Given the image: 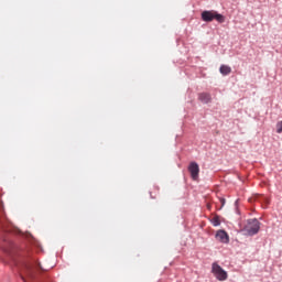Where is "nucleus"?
<instances>
[{
	"label": "nucleus",
	"mask_w": 282,
	"mask_h": 282,
	"mask_svg": "<svg viewBox=\"0 0 282 282\" xmlns=\"http://www.w3.org/2000/svg\"><path fill=\"white\" fill-rule=\"evenodd\" d=\"M4 251L7 252V254H9V257H11L14 265L20 268V271L22 272V274H25V276L29 281L36 280V272L34 271V263L23 261V262H21V264H19V262H17V260H14V257H12V253L8 249H4Z\"/></svg>",
	"instance_id": "1"
},
{
	"label": "nucleus",
	"mask_w": 282,
	"mask_h": 282,
	"mask_svg": "<svg viewBox=\"0 0 282 282\" xmlns=\"http://www.w3.org/2000/svg\"><path fill=\"white\" fill-rule=\"evenodd\" d=\"M259 230H261V223L257 218L247 220V224L242 228V232L249 235V237L257 235Z\"/></svg>",
	"instance_id": "2"
},
{
	"label": "nucleus",
	"mask_w": 282,
	"mask_h": 282,
	"mask_svg": "<svg viewBox=\"0 0 282 282\" xmlns=\"http://www.w3.org/2000/svg\"><path fill=\"white\" fill-rule=\"evenodd\" d=\"M202 20L206 23H210V21H217L218 23H224L226 21V17L218 13L217 11H203Z\"/></svg>",
	"instance_id": "3"
},
{
	"label": "nucleus",
	"mask_w": 282,
	"mask_h": 282,
	"mask_svg": "<svg viewBox=\"0 0 282 282\" xmlns=\"http://www.w3.org/2000/svg\"><path fill=\"white\" fill-rule=\"evenodd\" d=\"M212 272L218 281H226L228 279V272H226L217 262L212 264Z\"/></svg>",
	"instance_id": "4"
},
{
	"label": "nucleus",
	"mask_w": 282,
	"mask_h": 282,
	"mask_svg": "<svg viewBox=\"0 0 282 282\" xmlns=\"http://www.w3.org/2000/svg\"><path fill=\"white\" fill-rule=\"evenodd\" d=\"M188 171L192 180H199V164H197V162H191L188 165Z\"/></svg>",
	"instance_id": "5"
},
{
	"label": "nucleus",
	"mask_w": 282,
	"mask_h": 282,
	"mask_svg": "<svg viewBox=\"0 0 282 282\" xmlns=\"http://www.w3.org/2000/svg\"><path fill=\"white\" fill-rule=\"evenodd\" d=\"M216 239L221 243H228V241H230V238L228 237V234L225 230H218L216 232Z\"/></svg>",
	"instance_id": "6"
},
{
	"label": "nucleus",
	"mask_w": 282,
	"mask_h": 282,
	"mask_svg": "<svg viewBox=\"0 0 282 282\" xmlns=\"http://www.w3.org/2000/svg\"><path fill=\"white\" fill-rule=\"evenodd\" d=\"M198 100H200V102H204V105H208V102H210L212 100L210 94H207V93L199 94Z\"/></svg>",
	"instance_id": "7"
},
{
	"label": "nucleus",
	"mask_w": 282,
	"mask_h": 282,
	"mask_svg": "<svg viewBox=\"0 0 282 282\" xmlns=\"http://www.w3.org/2000/svg\"><path fill=\"white\" fill-rule=\"evenodd\" d=\"M219 72L223 74V76H228V74L232 72V68H230L228 65H221Z\"/></svg>",
	"instance_id": "8"
},
{
	"label": "nucleus",
	"mask_w": 282,
	"mask_h": 282,
	"mask_svg": "<svg viewBox=\"0 0 282 282\" xmlns=\"http://www.w3.org/2000/svg\"><path fill=\"white\" fill-rule=\"evenodd\" d=\"M213 226H220L221 221L219 220V216H215L212 218Z\"/></svg>",
	"instance_id": "9"
},
{
	"label": "nucleus",
	"mask_w": 282,
	"mask_h": 282,
	"mask_svg": "<svg viewBox=\"0 0 282 282\" xmlns=\"http://www.w3.org/2000/svg\"><path fill=\"white\" fill-rule=\"evenodd\" d=\"M276 133H282V121L276 123Z\"/></svg>",
	"instance_id": "10"
},
{
	"label": "nucleus",
	"mask_w": 282,
	"mask_h": 282,
	"mask_svg": "<svg viewBox=\"0 0 282 282\" xmlns=\"http://www.w3.org/2000/svg\"><path fill=\"white\" fill-rule=\"evenodd\" d=\"M36 265L37 268H40V270H42V272H47V270H50V269L43 268V265H41V262H36Z\"/></svg>",
	"instance_id": "11"
},
{
	"label": "nucleus",
	"mask_w": 282,
	"mask_h": 282,
	"mask_svg": "<svg viewBox=\"0 0 282 282\" xmlns=\"http://www.w3.org/2000/svg\"><path fill=\"white\" fill-rule=\"evenodd\" d=\"M220 202H221V206H224L225 204H226V199H220Z\"/></svg>",
	"instance_id": "12"
}]
</instances>
